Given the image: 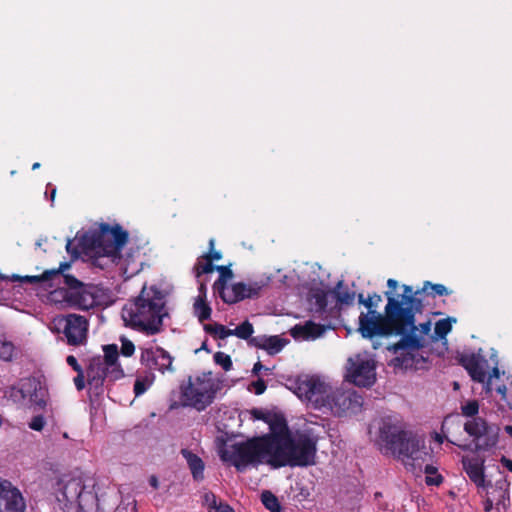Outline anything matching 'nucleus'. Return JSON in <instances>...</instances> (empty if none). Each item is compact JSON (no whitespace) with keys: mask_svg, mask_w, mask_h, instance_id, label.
I'll use <instances>...</instances> for the list:
<instances>
[{"mask_svg":"<svg viewBox=\"0 0 512 512\" xmlns=\"http://www.w3.org/2000/svg\"><path fill=\"white\" fill-rule=\"evenodd\" d=\"M403 293L396 295L392 291H386V323L394 326L401 332V339L388 347L394 354H400L395 358L396 365L405 369L416 366L415 352L423 345L421 337L416 335L415 316L423 310V301L418 297L423 293L422 289L414 290L410 285H402Z\"/></svg>","mask_w":512,"mask_h":512,"instance_id":"f257e3e1","label":"nucleus"},{"mask_svg":"<svg viewBox=\"0 0 512 512\" xmlns=\"http://www.w3.org/2000/svg\"><path fill=\"white\" fill-rule=\"evenodd\" d=\"M166 317H169L166 293L155 285H144L140 294L122 309L126 325L148 336L163 331V320Z\"/></svg>","mask_w":512,"mask_h":512,"instance_id":"f03ea898","label":"nucleus"},{"mask_svg":"<svg viewBox=\"0 0 512 512\" xmlns=\"http://www.w3.org/2000/svg\"><path fill=\"white\" fill-rule=\"evenodd\" d=\"M378 443L387 452L401 458L404 464L415 468V462H425L430 454L425 445V439L404 429L403 423L395 417L387 416L381 419Z\"/></svg>","mask_w":512,"mask_h":512,"instance_id":"7ed1b4c3","label":"nucleus"},{"mask_svg":"<svg viewBox=\"0 0 512 512\" xmlns=\"http://www.w3.org/2000/svg\"><path fill=\"white\" fill-rule=\"evenodd\" d=\"M276 438L270 436L253 437L244 442L234 443L222 451L221 459L230 462L237 471L243 472L249 465L267 463L272 466L277 447Z\"/></svg>","mask_w":512,"mask_h":512,"instance_id":"20e7f679","label":"nucleus"},{"mask_svg":"<svg viewBox=\"0 0 512 512\" xmlns=\"http://www.w3.org/2000/svg\"><path fill=\"white\" fill-rule=\"evenodd\" d=\"M272 467L284 466L307 467L315 464L317 439L306 432H298L295 436L287 437L282 445L276 440Z\"/></svg>","mask_w":512,"mask_h":512,"instance_id":"39448f33","label":"nucleus"},{"mask_svg":"<svg viewBox=\"0 0 512 512\" xmlns=\"http://www.w3.org/2000/svg\"><path fill=\"white\" fill-rule=\"evenodd\" d=\"M103 352V357L95 356L90 359L85 371L87 384L96 394L103 392L106 379L115 382L125 376L124 370L118 361V346L116 344L104 345Z\"/></svg>","mask_w":512,"mask_h":512,"instance_id":"423d86ee","label":"nucleus"},{"mask_svg":"<svg viewBox=\"0 0 512 512\" xmlns=\"http://www.w3.org/2000/svg\"><path fill=\"white\" fill-rule=\"evenodd\" d=\"M97 234L100 256L95 259V263L101 266V259L108 258L116 265L123 267L124 272H127L131 263L134 262L132 254L128 253L126 258L121 255L122 248L128 242V232L119 224L111 226L108 223H101Z\"/></svg>","mask_w":512,"mask_h":512,"instance_id":"0eeeda50","label":"nucleus"},{"mask_svg":"<svg viewBox=\"0 0 512 512\" xmlns=\"http://www.w3.org/2000/svg\"><path fill=\"white\" fill-rule=\"evenodd\" d=\"M220 384L211 372H203L196 376H189L186 383L180 386L181 399L184 406L197 411H204L215 400Z\"/></svg>","mask_w":512,"mask_h":512,"instance_id":"6e6552de","label":"nucleus"},{"mask_svg":"<svg viewBox=\"0 0 512 512\" xmlns=\"http://www.w3.org/2000/svg\"><path fill=\"white\" fill-rule=\"evenodd\" d=\"M381 301L382 297L377 293L366 298L365 307L368 309V312L360 313L358 327V331L363 338L372 339L375 336L390 335L401 336V332L384 320L386 317V308L384 309V314H380L376 311Z\"/></svg>","mask_w":512,"mask_h":512,"instance_id":"1a4fd4ad","label":"nucleus"},{"mask_svg":"<svg viewBox=\"0 0 512 512\" xmlns=\"http://www.w3.org/2000/svg\"><path fill=\"white\" fill-rule=\"evenodd\" d=\"M60 277L65 284V288H62L60 293L69 306L80 310H89L95 306L96 297L92 285L85 284L70 274L61 272Z\"/></svg>","mask_w":512,"mask_h":512,"instance_id":"9d476101","label":"nucleus"},{"mask_svg":"<svg viewBox=\"0 0 512 512\" xmlns=\"http://www.w3.org/2000/svg\"><path fill=\"white\" fill-rule=\"evenodd\" d=\"M463 429L473 438L475 451H488L498 443L499 429L482 417L466 421Z\"/></svg>","mask_w":512,"mask_h":512,"instance_id":"9b49d317","label":"nucleus"},{"mask_svg":"<svg viewBox=\"0 0 512 512\" xmlns=\"http://www.w3.org/2000/svg\"><path fill=\"white\" fill-rule=\"evenodd\" d=\"M376 365L367 356L355 355L348 359L346 379L359 387H370L376 381Z\"/></svg>","mask_w":512,"mask_h":512,"instance_id":"f8f14e48","label":"nucleus"},{"mask_svg":"<svg viewBox=\"0 0 512 512\" xmlns=\"http://www.w3.org/2000/svg\"><path fill=\"white\" fill-rule=\"evenodd\" d=\"M363 404L362 397L351 390H330L323 407L331 410L335 416H342L346 413H357Z\"/></svg>","mask_w":512,"mask_h":512,"instance_id":"ddd939ff","label":"nucleus"},{"mask_svg":"<svg viewBox=\"0 0 512 512\" xmlns=\"http://www.w3.org/2000/svg\"><path fill=\"white\" fill-rule=\"evenodd\" d=\"M330 390L331 387L316 376H305L296 381V395L313 403L316 408L324 406Z\"/></svg>","mask_w":512,"mask_h":512,"instance_id":"4468645a","label":"nucleus"},{"mask_svg":"<svg viewBox=\"0 0 512 512\" xmlns=\"http://www.w3.org/2000/svg\"><path fill=\"white\" fill-rule=\"evenodd\" d=\"M269 278L260 281H253L248 284L237 282L231 287L225 286L223 290L216 292L226 304H235L244 299L256 298L261 290L268 285Z\"/></svg>","mask_w":512,"mask_h":512,"instance_id":"2eb2a0df","label":"nucleus"},{"mask_svg":"<svg viewBox=\"0 0 512 512\" xmlns=\"http://www.w3.org/2000/svg\"><path fill=\"white\" fill-rule=\"evenodd\" d=\"M63 325L62 331L71 346H79L86 342L88 333V321L84 316L68 314L59 320Z\"/></svg>","mask_w":512,"mask_h":512,"instance_id":"dca6fc26","label":"nucleus"},{"mask_svg":"<svg viewBox=\"0 0 512 512\" xmlns=\"http://www.w3.org/2000/svg\"><path fill=\"white\" fill-rule=\"evenodd\" d=\"M140 361L149 370L165 372H174L172 366L173 357L162 347H149L141 350Z\"/></svg>","mask_w":512,"mask_h":512,"instance_id":"f3484780","label":"nucleus"},{"mask_svg":"<svg viewBox=\"0 0 512 512\" xmlns=\"http://www.w3.org/2000/svg\"><path fill=\"white\" fill-rule=\"evenodd\" d=\"M26 503L20 490L0 478V512H25Z\"/></svg>","mask_w":512,"mask_h":512,"instance_id":"a211bd4d","label":"nucleus"},{"mask_svg":"<svg viewBox=\"0 0 512 512\" xmlns=\"http://www.w3.org/2000/svg\"><path fill=\"white\" fill-rule=\"evenodd\" d=\"M509 482L506 479L496 481L492 491L487 493L483 501L485 512H501L510 506Z\"/></svg>","mask_w":512,"mask_h":512,"instance_id":"6ab92c4d","label":"nucleus"},{"mask_svg":"<svg viewBox=\"0 0 512 512\" xmlns=\"http://www.w3.org/2000/svg\"><path fill=\"white\" fill-rule=\"evenodd\" d=\"M23 391L28 394L34 409L42 410L47 406L48 389L37 379H28L23 385Z\"/></svg>","mask_w":512,"mask_h":512,"instance_id":"aec40b11","label":"nucleus"},{"mask_svg":"<svg viewBox=\"0 0 512 512\" xmlns=\"http://www.w3.org/2000/svg\"><path fill=\"white\" fill-rule=\"evenodd\" d=\"M330 292L336 300L335 306L329 311V313L333 314L334 316L340 314L343 306L352 305L356 296L355 292L351 291L349 287L345 285L343 280L338 281L336 285L330 290Z\"/></svg>","mask_w":512,"mask_h":512,"instance_id":"412c9836","label":"nucleus"},{"mask_svg":"<svg viewBox=\"0 0 512 512\" xmlns=\"http://www.w3.org/2000/svg\"><path fill=\"white\" fill-rule=\"evenodd\" d=\"M463 468L468 475L469 479L477 487H485V474H484V460L478 458H463Z\"/></svg>","mask_w":512,"mask_h":512,"instance_id":"4be33fe9","label":"nucleus"},{"mask_svg":"<svg viewBox=\"0 0 512 512\" xmlns=\"http://www.w3.org/2000/svg\"><path fill=\"white\" fill-rule=\"evenodd\" d=\"M330 327V325H328ZM327 326L317 324L313 321H307L304 325L297 324L291 330L290 334L295 339H316L320 337L326 330Z\"/></svg>","mask_w":512,"mask_h":512,"instance_id":"5701e85b","label":"nucleus"},{"mask_svg":"<svg viewBox=\"0 0 512 512\" xmlns=\"http://www.w3.org/2000/svg\"><path fill=\"white\" fill-rule=\"evenodd\" d=\"M70 264L67 262H63L60 264L58 269H51L44 271L41 275H33V276H19L16 274H13L10 278L11 281H20V282H27V283H41L53 280L55 277H60L61 272H63L65 269L69 268Z\"/></svg>","mask_w":512,"mask_h":512,"instance_id":"b1692460","label":"nucleus"},{"mask_svg":"<svg viewBox=\"0 0 512 512\" xmlns=\"http://www.w3.org/2000/svg\"><path fill=\"white\" fill-rule=\"evenodd\" d=\"M267 423L269 424L271 433L265 436L275 437L279 445H282L287 437H291L286 419L283 416L274 414L269 417Z\"/></svg>","mask_w":512,"mask_h":512,"instance_id":"393cba45","label":"nucleus"},{"mask_svg":"<svg viewBox=\"0 0 512 512\" xmlns=\"http://www.w3.org/2000/svg\"><path fill=\"white\" fill-rule=\"evenodd\" d=\"M85 489L80 479H70L62 488L61 494L66 505L73 506Z\"/></svg>","mask_w":512,"mask_h":512,"instance_id":"a878e982","label":"nucleus"},{"mask_svg":"<svg viewBox=\"0 0 512 512\" xmlns=\"http://www.w3.org/2000/svg\"><path fill=\"white\" fill-rule=\"evenodd\" d=\"M181 454L188 464L193 479L196 481L203 480L205 468L203 460L198 455H196L195 453L188 449H182Z\"/></svg>","mask_w":512,"mask_h":512,"instance_id":"bb28decb","label":"nucleus"},{"mask_svg":"<svg viewBox=\"0 0 512 512\" xmlns=\"http://www.w3.org/2000/svg\"><path fill=\"white\" fill-rule=\"evenodd\" d=\"M461 362L474 381L479 383L485 382L486 372L474 355L463 357Z\"/></svg>","mask_w":512,"mask_h":512,"instance_id":"cd10ccee","label":"nucleus"},{"mask_svg":"<svg viewBox=\"0 0 512 512\" xmlns=\"http://www.w3.org/2000/svg\"><path fill=\"white\" fill-rule=\"evenodd\" d=\"M75 240H79V246L83 253L94 250L99 253L97 229L83 232L81 235L77 234Z\"/></svg>","mask_w":512,"mask_h":512,"instance_id":"c85d7f7f","label":"nucleus"},{"mask_svg":"<svg viewBox=\"0 0 512 512\" xmlns=\"http://www.w3.org/2000/svg\"><path fill=\"white\" fill-rule=\"evenodd\" d=\"M75 505H77L80 512H97L98 497L96 493L84 489Z\"/></svg>","mask_w":512,"mask_h":512,"instance_id":"c756f323","label":"nucleus"},{"mask_svg":"<svg viewBox=\"0 0 512 512\" xmlns=\"http://www.w3.org/2000/svg\"><path fill=\"white\" fill-rule=\"evenodd\" d=\"M331 295L330 290L324 289H312L310 292L311 299L315 302V311L319 314V317L324 319V315L328 313V296Z\"/></svg>","mask_w":512,"mask_h":512,"instance_id":"7c9ffc66","label":"nucleus"},{"mask_svg":"<svg viewBox=\"0 0 512 512\" xmlns=\"http://www.w3.org/2000/svg\"><path fill=\"white\" fill-rule=\"evenodd\" d=\"M230 265H218L215 267V270L219 272V278L213 284L214 292H218L219 290H223L225 286H227L228 280L234 277L233 271L231 270Z\"/></svg>","mask_w":512,"mask_h":512,"instance_id":"2f4dec72","label":"nucleus"},{"mask_svg":"<svg viewBox=\"0 0 512 512\" xmlns=\"http://www.w3.org/2000/svg\"><path fill=\"white\" fill-rule=\"evenodd\" d=\"M194 314L198 318L199 322L203 323L209 320L211 317L212 309L209 304L205 301V298L199 295L193 305Z\"/></svg>","mask_w":512,"mask_h":512,"instance_id":"473e14b6","label":"nucleus"},{"mask_svg":"<svg viewBox=\"0 0 512 512\" xmlns=\"http://www.w3.org/2000/svg\"><path fill=\"white\" fill-rule=\"evenodd\" d=\"M203 329L206 333L218 339H225L233 335L232 329H228L226 326L219 323L204 324Z\"/></svg>","mask_w":512,"mask_h":512,"instance_id":"72a5a7b5","label":"nucleus"},{"mask_svg":"<svg viewBox=\"0 0 512 512\" xmlns=\"http://www.w3.org/2000/svg\"><path fill=\"white\" fill-rule=\"evenodd\" d=\"M424 473L426 474L425 483L428 486H439L444 481L443 476L438 473V469L433 465L427 464Z\"/></svg>","mask_w":512,"mask_h":512,"instance_id":"f704fd0d","label":"nucleus"},{"mask_svg":"<svg viewBox=\"0 0 512 512\" xmlns=\"http://www.w3.org/2000/svg\"><path fill=\"white\" fill-rule=\"evenodd\" d=\"M262 349L268 351L269 354H275L282 350L285 345L284 339L279 336H266Z\"/></svg>","mask_w":512,"mask_h":512,"instance_id":"c9c22d12","label":"nucleus"},{"mask_svg":"<svg viewBox=\"0 0 512 512\" xmlns=\"http://www.w3.org/2000/svg\"><path fill=\"white\" fill-rule=\"evenodd\" d=\"M423 293L435 296H447L451 293L443 284H433L430 281H425L422 288Z\"/></svg>","mask_w":512,"mask_h":512,"instance_id":"e433bc0d","label":"nucleus"},{"mask_svg":"<svg viewBox=\"0 0 512 512\" xmlns=\"http://www.w3.org/2000/svg\"><path fill=\"white\" fill-rule=\"evenodd\" d=\"M261 501L264 507L271 512H280L281 505L278 498L270 491H264L261 494Z\"/></svg>","mask_w":512,"mask_h":512,"instance_id":"4c0bfd02","label":"nucleus"},{"mask_svg":"<svg viewBox=\"0 0 512 512\" xmlns=\"http://www.w3.org/2000/svg\"><path fill=\"white\" fill-rule=\"evenodd\" d=\"M232 332L234 336H237L240 339L249 340L254 333V327L248 320H245L235 329H232Z\"/></svg>","mask_w":512,"mask_h":512,"instance_id":"58836bf2","label":"nucleus"},{"mask_svg":"<svg viewBox=\"0 0 512 512\" xmlns=\"http://www.w3.org/2000/svg\"><path fill=\"white\" fill-rule=\"evenodd\" d=\"M14 344L7 341L4 336L0 335V359L3 361H11L14 354Z\"/></svg>","mask_w":512,"mask_h":512,"instance_id":"ea45409f","label":"nucleus"},{"mask_svg":"<svg viewBox=\"0 0 512 512\" xmlns=\"http://www.w3.org/2000/svg\"><path fill=\"white\" fill-rule=\"evenodd\" d=\"M214 362L220 365L225 371L232 369L233 363L231 357L224 352H216L213 356Z\"/></svg>","mask_w":512,"mask_h":512,"instance_id":"a19ab883","label":"nucleus"},{"mask_svg":"<svg viewBox=\"0 0 512 512\" xmlns=\"http://www.w3.org/2000/svg\"><path fill=\"white\" fill-rule=\"evenodd\" d=\"M451 329L452 325L450 318L441 319L435 324V334L440 338H444L451 331Z\"/></svg>","mask_w":512,"mask_h":512,"instance_id":"79ce46f5","label":"nucleus"},{"mask_svg":"<svg viewBox=\"0 0 512 512\" xmlns=\"http://www.w3.org/2000/svg\"><path fill=\"white\" fill-rule=\"evenodd\" d=\"M462 414L466 417H470L471 419L474 417H478L477 414L479 412V403L477 400L468 401L466 404L461 406Z\"/></svg>","mask_w":512,"mask_h":512,"instance_id":"37998d69","label":"nucleus"},{"mask_svg":"<svg viewBox=\"0 0 512 512\" xmlns=\"http://www.w3.org/2000/svg\"><path fill=\"white\" fill-rule=\"evenodd\" d=\"M152 384V381L148 378H137L134 382V394L135 396H140L144 394L149 386Z\"/></svg>","mask_w":512,"mask_h":512,"instance_id":"c03bdc74","label":"nucleus"},{"mask_svg":"<svg viewBox=\"0 0 512 512\" xmlns=\"http://www.w3.org/2000/svg\"><path fill=\"white\" fill-rule=\"evenodd\" d=\"M214 239L209 240V251L205 253L201 258L210 261L212 264L214 261L222 259V253L214 249Z\"/></svg>","mask_w":512,"mask_h":512,"instance_id":"a18cd8bd","label":"nucleus"},{"mask_svg":"<svg viewBox=\"0 0 512 512\" xmlns=\"http://www.w3.org/2000/svg\"><path fill=\"white\" fill-rule=\"evenodd\" d=\"M215 265H213L210 261H206L205 263H202L198 261L196 265L194 266V270L197 277H200L203 274H209L212 273L215 270Z\"/></svg>","mask_w":512,"mask_h":512,"instance_id":"49530a36","label":"nucleus"},{"mask_svg":"<svg viewBox=\"0 0 512 512\" xmlns=\"http://www.w3.org/2000/svg\"><path fill=\"white\" fill-rule=\"evenodd\" d=\"M416 327H417L416 335L418 337H421V339L423 341L422 342L423 345L419 348V349H421L426 345L424 336L429 334V332L431 330V323H430V321H426L424 323H421L419 326L416 325Z\"/></svg>","mask_w":512,"mask_h":512,"instance_id":"de8ad7c7","label":"nucleus"},{"mask_svg":"<svg viewBox=\"0 0 512 512\" xmlns=\"http://www.w3.org/2000/svg\"><path fill=\"white\" fill-rule=\"evenodd\" d=\"M121 342V354L125 357L132 356L135 352V345L133 344V342L128 340L127 338H122Z\"/></svg>","mask_w":512,"mask_h":512,"instance_id":"09e8293b","label":"nucleus"},{"mask_svg":"<svg viewBox=\"0 0 512 512\" xmlns=\"http://www.w3.org/2000/svg\"><path fill=\"white\" fill-rule=\"evenodd\" d=\"M29 428L34 431H42L45 426V419L42 415H36L32 417L28 424Z\"/></svg>","mask_w":512,"mask_h":512,"instance_id":"8fccbe9b","label":"nucleus"},{"mask_svg":"<svg viewBox=\"0 0 512 512\" xmlns=\"http://www.w3.org/2000/svg\"><path fill=\"white\" fill-rule=\"evenodd\" d=\"M66 250L72 256L78 257L82 253V250L79 246V240H77V243H75V240L69 239L66 244Z\"/></svg>","mask_w":512,"mask_h":512,"instance_id":"3c124183","label":"nucleus"},{"mask_svg":"<svg viewBox=\"0 0 512 512\" xmlns=\"http://www.w3.org/2000/svg\"><path fill=\"white\" fill-rule=\"evenodd\" d=\"M85 379H86V373L84 370H82L81 372H77V375L74 378V384L78 391H81L84 389Z\"/></svg>","mask_w":512,"mask_h":512,"instance_id":"603ef678","label":"nucleus"},{"mask_svg":"<svg viewBox=\"0 0 512 512\" xmlns=\"http://www.w3.org/2000/svg\"><path fill=\"white\" fill-rule=\"evenodd\" d=\"M251 386L253 387L254 393L256 395L263 394L267 388L266 383L262 378H259L258 380L252 382Z\"/></svg>","mask_w":512,"mask_h":512,"instance_id":"864d4df0","label":"nucleus"},{"mask_svg":"<svg viewBox=\"0 0 512 512\" xmlns=\"http://www.w3.org/2000/svg\"><path fill=\"white\" fill-rule=\"evenodd\" d=\"M66 362L76 373L83 370L82 366L78 363L76 357L73 355L67 356Z\"/></svg>","mask_w":512,"mask_h":512,"instance_id":"5fc2aeb1","label":"nucleus"},{"mask_svg":"<svg viewBox=\"0 0 512 512\" xmlns=\"http://www.w3.org/2000/svg\"><path fill=\"white\" fill-rule=\"evenodd\" d=\"M210 512H234V510L228 504L220 503L219 505H217L214 502V505L211 507Z\"/></svg>","mask_w":512,"mask_h":512,"instance_id":"6e6d98bb","label":"nucleus"},{"mask_svg":"<svg viewBox=\"0 0 512 512\" xmlns=\"http://www.w3.org/2000/svg\"><path fill=\"white\" fill-rule=\"evenodd\" d=\"M500 371L497 367H494L491 371V373L488 376L487 382H486V389L488 391H491V385H492V378H499Z\"/></svg>","mask_w":512,"mask_h":512,"instance_id":"4d7b16f0","label":"nucleus"},{"mask_svg":"<svg viewBox=\"0 0 512 512\" xmlns=\"http://www.w3.org/2000/svg\"><path fill=\"white\" fill-rule=\"evenodd\" d=\"M251 414L252 416L254 417V419H257V420H263L265 421L266 423L268 422V419L270 417V415H267L265 412H263L262 410L260 409H253L251 411Z\"/></svg>","mask_w":512,"mask_h":512,"instance_id":"13d9d810","label":"nucleus"},{"mask_svg":"<svg viewBox=\"0 0 512 512\" xmlns=\"http://www.w3.org/2000/svg\"><path fill=\"white\" fill-rule=\"evenodd\" d=\"M264 339H266L265 335L264 336H256V337L251 336L249 338V344L262 349V344L265 343Z\"/></svg>","mask_w":512,"mask_h":512,"instance_id":"bf43d9fd","label":"nucleus"},{"mask_svg":"<svg viewBox=\"0 0 512 512\" xmlns=\"http://www.w3.org/2000/svg\"><path fill=\"white\" fill-rule=\"evenodd\" d=\"M496 392L501 396V400L506 402L509 408H512L511 405L507 401V387L504 384L498 385L496 387Z\"/></svg>","mask_w":512,"mask_h":512,"instance_id":"052dcab7","label":"nucleus"},{"mask_svg":"<svg viewBox=\"0 0 512 512\" xmlns=\"http://www.w3.org/2000/svg\"><path fill=\"white\" fill-rule=\"evenodd\" d=\"M262 370L269 371L270 369L262 365L260 361L256 362L253 366L252 373L254 375H259Z\"/></svg>","mask_w":512,"mask_h":512,"instance_id":"680f3d73","label":"nucleus"},{"mask_svg":"<svg viewBox=\"0 0 512 512\" xmlns=\"http://www.w3.org/2000/svg\"><path fill=\"white\" fill-rule=\"evenodd\" d=\"M387 286L390 289L389 291H392L393 293H395V290L398 287V282L395 279L390 278L387 281Z\"/></svg>","mask_w":512,"mask_h":512,"instance_id":"e2e57ef3","label":"nucleus"},{"mask_svg":"<svg viewBox=\"0 0 512 512\" xmlns=\"http://www.w3.org/2000/svg\"><path fill=\"white\" fill-rule=\"evenodd\" d=\"M501 463L502 465L507 468L510 472H512V460L511 459H508L506 457H502L501 458Z\"/></svg>","mask_w":512,"mask_h":512,"instance_id":"0e129e2a","label":"nucleus"},{"mask_svg":"<svg viewBox=\"0 0 512 512\" xmlns=\"http://www.w3.org/2000/svg\"><path fill=\"white\" fill-rule=\"evenodd\" d=\"M149 483L150 485L154 488V489H157L158 486H159V482H158V479L156 476L152 475L149 479Z\"/></svg>","mask_w":512,"mask_h":512,"instance_id":"69168bd1","label":"nucleus"},{"mask_svg":"<svg viewBox=\"0 0 512 512\" xmlns=\"http://www.w3.org/2000/svg\"><path fill=\"white\" fill-rule=\"evenodd\" d=\"M358 302L360 304H363L365 306V303H366V298L363 296V294H359L358 295Z\"/></svg>","mask_w":512,"mask_h":512,"instance_id":"338daca9","label":"nucleus"},{"mask_svg":"<svg viewBox=\"0 0 512 512\" xmlns=\"http://www.w3.org/2000/svg\"><path fill=\"white\" fill-rule=\"evenodd\" d=\"M505 432L510 436L512 437V426L511 425H507L505 426Z\"/></svg>","mask_w":512,"mask_h":512,"instance_id":"774afa93","label":"nucleus"}]
</instances>
